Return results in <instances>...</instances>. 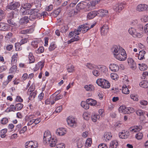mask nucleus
I'll return each mask as SVG.
<instances>
[{
    "instance_id": "nucleus-38",
    "label": "nucleus",
    "mask_w": 148,
    "mask_h": 148,
    "mask_svg": "<svg viewBox=\"0 0 148 148\" xmlns=\"http://www.w3.org/2000/svg\"><path fill=\"white\" fill-rule=\"evenodd\" d=\"M111 137V133H110L106 132L104 135V138L106 141L110 139Z\"/></svg>"
},
{
    "instance_id": "nucleus-15",
    "label": "nucleus",
    "mask_w": 148,
    "mask_h": 148,
    "mask_svg": "<svg viewBox=\"0 0 148 148\" xmlns=\"http://www.w3.org/2000/svg\"><path fill=\"white\" fill-rule=\"evenodd\" d=\"M109 27L106 25H104L101 29V34L102 35H105L108 32Z\"/></svg>"
},
{
    "instance_id": "nucleus-63",
    "label": "nucleus",
    "mask_w": 148,
    "mask_h": 148,
    "mask_svg": "<svg viewBox=\"0 0 148 148\" xmlns=\"http://www.w3.org/2000/svg\"><path fill=\"white\" fill-rule=\"evenodd\" d=\"M65 145L63 143H60L58 144L56 146V148H64Z\"/></svg>"
},
{
    "instance_id": "nucleus-27",
    "label": "nucleus",
    "mask_w": 148,
    "mask_h": 148,
    "mask_svg": "<svg viewBox=\"0 0 148 148\" xmlns=\"http://www.w3.org/2000/svg\"><path fill=\"white\" fill-rule=\"evenodd\" d=\"M32 6L30 3L26 2L23 3L21 5V7L24 9H30Z\"/></svg>"
},
{
    "instance_id": "nucleus-21",
    "label": "nucleus",
    "mask_w": 148,
    "mask_h": 148,
    "mask_svg": "<svg viewBox=\"0 0 148 148\" xmlns=\"http://www.w3.org/2000/svg\"><path fill=\"white\" fill-rule=\"evenodd\" d=\"M66 133V131L64 128L58 129L56 131V134L59 136H62Z\"/></svg>"
},
{
    "instance_id": "nucleus-10",
    "label": "nucleus",
    "mask_w": 148,
    "mask_h": 148,
    "mask_svg": "<svg viewBox=\"0 0 148 148\" xmlns=\"http://www.w3.org/2000/svg\"><path fill=\"white\" fill-rule=\"evenodd\" d=\"M25 146L26 148H36L37 147V144L30 141L25 143Z\"/></svg>"
},
{
    "instance_id": "nucleus-18",
    "label": "nucleus",
    "mask_w": 148,
    "mask_h": 148,
    "mask_svg": "<svg viewBox=\"0 0 148 148\" xmlns=\"http://www.w3.org/2000/svg\"><path fill=\"white\" fill-rule=\"evenodd\" d=\"M110 69L112 71L114 72L117 71L119 69V66L115 64H110L109 66Z\"/></svg>"
},
{
    "instance_id": "nucleus-47",
    "label": "nucleus",
    "mask_w": 148,
    "mask_h": 148,
    "mask_svg": "<svg viewBox=\"0 0 148 148\" xmlns=\"http://www.w3.org/2000/svg\"><path fill=\"white\" fill-rule=\"evenodd\" d=\"M21 45L19 42H17L15 44V47L16 50V51H19L22 49V47H21Z\"/></svg>"
},
{
    "instance_id": "nucleus-37",
    "label": "nucleus",
    "mask_w": 148,
    "mask_h": 148,
    "mask_svg": "<svg viewBox=\"0 0 148 148\" xmlns=\"http://www.w3.org/2000/svg\"><path fill=\"white\" fill-rule=\"evenodd\" d=\"M23 105L21 103L17 104L15 106V110L16 111L20 110L23 108Z\"/></svg>"
},
{
    "instance_id": "nucleus-29",
    "label": "nucleus",
    "mask_w": 148,
    "mask_h": 148,
    "mask_svg": "<svg viewBox=\"0 0 148 148\" xmlns=\"http://www.w3.org/2000/svg\"><path fill=\"white\" fill-rule=\"evenodd\" d=\"M86 101L91 106H94L97 103L96 101L92 99H87L86 100Z\"/></svg>"
},
{
    "instance_id": "nucleus-26",
    "label": "nucleus",
    "mask_w": 148,
    "mask_h": 148,
    "mask_svg": "<svg viewBox=\"0 0 148 148\" xmlns=\"http://www.w3.org/2000/svg\"><path fill=\"white\" fill-rule=\"evenodd\" d=\"M139 85L142 87L144 88H148V81L144 80L140 83Z\"/></svg>"
},
{
    "instance_id": "nucleus-17",
    "label": "nucleus",
    "mask_w": 148,
    "mask_h": 148,
    "mask_svg": "<svg viewBox=\"0 0 148 148\" xmlns=\"http://www.w3.org/2000/svg\"><path fill=\"white\" fill-rule=\"evenodd\" d=\"M29 18L27 16H25L24 17L21 18L19 21V23L22 25L26 24L29 22Z\"/></svg>"
},
{
    "instance_id": "nucleus-8",
    "label": "nucleus",
    "mask_w": 148,
    "mask_h": 148,
    "mask_svg": "<svg viewBox=\"0 0 148 148\" xmlns=\"http://www.w3.org/2000/svg\"><path fill=\"white\" fill-rule=\"evenodd\" d=\"M130 134L129 132L125 131V130L122 131V132L119 134V136L120 138L126 139L128 138Z\"/></svg>"
},
{
    "instance_id": "nucleus-3",
    "label": "nucleus",
    "mask_w": 148,
    "mask_h": 148,
    "mask_svg": "<svg viewBox=\"0 0 148 148\" xmlns=\"http://www.w3.org/2000/svg\"><path fill=\"white\" fill-rule=\"evenodd\" d=\"M77 119L72 117H69L67 119L68 124L71 127H75L77 125Z\"/></svg>"
},
{
    "instance_id": "nucleus-16",
    "label": "nucleus",
    "mask_w": 148,
    "mask_h": 148,
    "mask_svg": "<svg viewBox=\"0 0 148 148\" xmlns=\"http://www.w3.org/2000/svg\"><path fill=\"white\" fill-rule=\"evenodd\" d=\"M98 14L97 11H91L88 14L87 18L90 19L93 18L97 15H98Z\"/></svg>"
},
{
    "instance_id": "nucleus-52",
    "label": "nucleus",
    "mask_w": 148,
    "mask_h": 148,
    "mask_svg": "<svg viewBox=\"0 0 148 148\" xmlns=\"http://www.w3.org/2000/svg\"><path fill=\"white\" fill-rule=\"evenodd\" d=\"M56 47V46L55 44L53 43L51 44L50 45L49 48V50L51 51L54 50Z\"/></svg>"
},
{
    "instance_id": "nucleus-1",
    "label": "nucleus",
    "mask_w": 148,
    "mask_h": 148,
    "mask_svg": "<svg viewBox=\"0 0 148 148\" xmlns=\"http://www.w3.org/2000/svg\"><path fill=\"white\" fill-rule=\"evenodd\" d=\"M29 13V19L33 21L35 19L39 18V16L40 15L39 13V10L36 9H32L30 10Z\"/></svg>"
},
{
    "instance_id": "nucleus-49",
    "label": "nucleus",
    "mask_w": 148,
    "mask_h": 148,
    "mask_svg": "<svg viewBox=\"0 0 148 148\" xmlns=\"http://www.w3.org/2000/svg\"><path fill=\"white\" fill-rule=\"evenodd\" d=\"M15 106L14 105H11L10 106L7 108L6 111L8 112H10L12 111H14V110H15Z\"/></svg>"
},
{
    "instance_id": "nucleus-36",
    "label": "nucleus",
    "mask_w": 148,
    "mask_h": 148,
    "mask_svg": "<svg viewBox=\"0 0 148 148\" xmlns=\"http://www.w3.org/2000/svg\"><path fill=\"white\" fill-rule=\"evenodd\" d=\"M99 116L98 115L94 113L91 116V118L92 121L95 122L97 119H99Z\"/></svg>"
},
{
    "instance_id": "nucleus-5",
    "label": "nucleus",
    "mask_w": 148,
    "mask_h": 148,
    "mask_svg": "<svg viewBox=\"0 0 148 148\" xmlns=\"http://www.w3.org/2000/svg\"><path fill=\"white\" fill-rule=\"evenodd\" d=\"M122 47L120 46L116 45L113 46L111 49V51L114 56H116L119 53H120L121 50L122 49Z\"/></svg>"
},
{
    "instance_id": "nucleus-48",
    "label": "nucleus",
    "mask_w": 148,
    "mask_h": 148,
    "mask_svg": "<svg viewBox=\"0 0 148 148\" xmlns=\"http://www.w3.org/2000/svg\"><path fill=\"white\" fill-rule=\"evenodd\" d=\"M136 31V30L134 28L132 27L130 28L128 30L129 33L133 36Z\"/></svg>"
},
{
    "instance_id": "nucleus-20",
    "label": "nucleus",
    "mask_w": 148,
    "mask_h": 148,
    "mask_svg": "<svg viewBox=\"0 0 148 148\" xmlns=\"http://www.w3.org/2000/svg\"><path fill=\"white\" fill-rule=\"evenodd\" d=\"M48 143L49 144V145L51 147H55L57 143V140L56 138H53L49 139Z\"/></svg>"
},
{
    "instance_id": "nucleus-11",
    "label": "nucleus",
    "mask_w": 148,
    "mask_h": 148,
    "mask_svg": "<svg viewBox=\"0 0 148 148\" xmlns=\"http://www.w3.org/2000/svg\"><path fill=\"white\" fill-rule=\"evenodd\" d=\"M127 62L131 68L133 70H134L136 69V63L132 58H128Z\"/></svg>"
},
{
    "instance_id": "nucleus-40",
    "label": "nucleus",
    "mask_w": 148,
    "mask_h": 148,
    "mask_svg": "<svg viewBox=\"0 0 148 148\" xmlns=\"http://www.w3.org/2000/svg\"><path fill=\"white\" fill-rule=\"evenodd\" d=\"M89 104L88 103L82 101L81 103L82 106L85 109H88L89 108Z\"/></svg>"
},
{
    "instance_id": "nucleus-14",
    "label": "nucleus",
    "mask_w": 148,
    "mask_h": 148,
    "mask_svg": "<svg viewBox=\"0 0 148 148\" xmlns=\"http://www.w3.org/2000/svg\"><path fill=\"white\" fill-rule=\"evenodd\" d=\"M69 37L70 38L72 37L71 40H69L68 42V44L71 43V42L74 41H77L79 40V37L76 35H69Z\"/></svg>"
},
{
    "instance_id": "nucleus-62",
    "label": "nucleus",
    "mask_w": 148,
    "mask_h": 148,
    "mask_svg": "<svg viewBox=\"0 0 148 148\" xmlns=\"http://www.w3.org/2000/svg\"><path fill=\"white\" fill-rule=\"evenodd\" d=\"M16 66L15 65H13L10 69V71L11 73H13L16 71Z\"/></svg>"
},
{
    "instance_id": "nucleus-35",
    "label": "nucleus",
    "mask_w": 148,
    "mask_h": 148,
    "mask_svg": "<svg viewBox=\"0 0 148 148\" xmlns=\"http://www.w3.org/2000/svg\"><path fill=\"white\" fill-rule=\"evenodd\" d=\"M33 31V29H29L22 30L21 31L20 33L21 34H25L31 33Z\"/></svg>"
},
{
    "instance_id": "nucleus-39",
    "label": "nucleus",
    "mask_w": 148,
    "mask_h": 148,
    "mask_svg": "<svg viewBox=\"0 0 148 148\" xmlns=\"http://www.w3.org/2000/svg\"><path fill=\"white\" fill-rule=\"evenodd\" d=\"M7 129H4L1 130L0 131V136L2 138H4L6 136L5 134L7 132Z\"/></svg>"
},
{
    "instance_id": "nucleus-12",
    "label": "nucleus",
    "mask_w": 148,
    "mask_h": 148,
    "mask_svg": "<svg viewBox=\"0 0 148 148\" xmlns=\"http://www.w3.org/2000/svg\"><path fill=\"white\" fill-rule=\"evenodd\" d=\"M33 89H32V90L30 88V87L28 90L27 93L29 95V100H32V99H34L36 94L35 92H33Z\"/></svg>"
},
{
    "instance_id": "nucleus-30",
    "label": "nucleus",
    "mask_w": 148,
    "mask_h": 148,
    "mask_svg": "<svg viewBox=\"0 0 148 148\" xmlns=\"http://www.w3.org/2000/svg\"><path fill=\"white\" fill-rule=\"evenodd\" d=\"M145 52L143 50L140 51L138 56V59L140 60H142L145 58L144 56Z\"/></svg>"
},
{
    "instance_id": "nucleus-58",
    "label": "nucleus",
    "mask_w": 148,
    "mask_h": 148,
    "mask_svg": "<svg viewBox=\"0 0 148 148\" xmlns=\"http://www.w3.org/2000/svg\"><path fill=\"white\" fill-rule=\"evenodd\" d=\"M134 34V37L136 36L138 38H140L143 36V33L142 32L138 33L136 31Z\"/></svg>"
},
{
    "instance_id": "nucleus-33",
    "label": "nucleus",
    "mask_w": 148,
    "mask_h": 148,
    "mask_svg": "<svg viewBox=\"0 0 148 148\" xmlns=\"http://www.w3.org/2000/svg\"><path fill=\"white\" fill-rule=\"evenodd\" d=\"M122 91L123 93L125 94H128L130 92L129 90L125 85L122 86Z\"/></svg>"
},
{
    "instance_id": "nucleus-4",
    "label": "nucleus",
    "mask_w": 148,
    "mask_h": 148,
    "mask_svg": "<svg viewBox=\"0 0 148 148\" xmlns=\"http://www.w3.org/2000/svg\"><path fill=\"white\" fill-rule=\"evenodd\" d=\"M51 136L50 132L45 131L44 134L43 142L45 143H48V142L51 139Z\"/></svg>"
},
{
    "instance_id": "nucleus-42",
    "label": "nucleus",
    "mask_w": 148,
    "mask_h": 148,
    "mask_svg": "<svg viewBox=\"0 0 148 148\" xmlns=\"http://www.w3.org/2000/svg\"><path fill=\"white\" fill-rule=\"evenodd\" d=\"M138 65L140 66L139 69L141 71H145L146 70L147 68V66L145 64H142L140 65V64H139Z\"/></svg>"
},
{
    "instance_id": "nucleus-31",
    "label": "nucleus",
    "mask_w": 148,
    "mask_h": 148,
    "mask_svg": "<svg viewBox=\"0 0 148 148\" xmlns=\"http://www.w3.org/2000/svg\"><path fill=\"white\" fill-rule=\"evenodd\" d=\"M28 58L29 60V63H32L34 62L35 59L32 53H29Z\"/></svg>"
},
{
    "instance_id": "nucleus-25",
    "label": "nucleus",
    "mask_w": 148,
    "mask_h": 148,
    "mask_svg": "<svg viewBox=\"0 0 148 148\" xmlns=\"http://www.w3.org/2000/svg\"><path fill=\"white\" fill-rule=\"evenodd\" d=\"M96 68L99 70L102 73H104L107 69L106 67L103 65H98L97 66Z\"/></svg>"
},
{
    "instance_id": "nucleus-59",
    "label": "nucleus",
    "mask_w": 148,
    "mask_h": 148,
    "mask_svg": "<svg viewBox=\"0 0 148 148\" xmlns=\"http://www.w3.org/2000/svg\"><path fill=\"white\" fill-rule=\"evenodd\" d=\"M92 73L93 75L96 77L98 76L100 74L99 71L96 69L93 70Z\"/></svg>"
},
{
    "instance_id": "nucleus-23",
    "label": "nucleus",
    "mask_w": 148,
    "mask_h": 148,
    "mask_svg": "<svg viewBox=\"0 0 148 148\" xmlns=\"http://www.w3.org/2000/svg\"><path fill=\"white\" fill-rule=\"evenodd\" d=\"M142 129V127H138L137 126H135L134 127H131L129 130L131 132H137L139 131Z\"/></svg>"
},
{
    "instance_id": "nucleus-32",
    "label": "nucleus",
    "mask_w": 148,
    "mask_h": 148,
    "mask_svg": "<svg viewBox=\"0 0 148 148\" xmlns=\"http://www.w3.org/2000/svg\"><path fill=\"white\" fill-rule=\"evenodd\" d=\"M84 88L88 91H91L94 90V87L91 85H86L84 86Z\"/></svg>"
},
{
    "instance_id": "nucleus-54",
    "label": "nucleus",
    "mask_w": 148,
    "mask_h": 148,
    "mask_svg": "<svg viewBox=\"0 0 148 148\" xmlns=\"http://www.w3.org/2000/svg\"><path fill=\"white\" fill-rule=\"evenodd\" d=\"M126 111L128 112V113H132L135 111L134 109L133 108L128 107L126 109Z\"/></svg>"
},
{
    "instance_id": "nucleus-56",
    "label": "nucleus",
    "mask_w": 148,
    "mask_h": 148,
    "mask_svg": "<svg viewBox=\"0 0 148 148\" xmlns=\"http://www.w3.org/2000/svg\"><path fill=\"white\" fill-rule=\"evenodd\" d=\"M127 109L125 106H120L119 108V111L120 112H123L125 111H126V109Z\"/></svg>"
},
{
    "instance_id": "nucleus-24",
    "label": "nucleus",
    "mask_w": 148,
    "mask_h": 148,
    "mask_svg": "<svg viewBox=\"0 0 148 148\" xmlns=\"http://www.w3.org/2000/svg\"><path fill=\"white\" fill-rule=\"evenodd\" d=\"M114 57L116 58L117 59L119 60L123 61L126 60L125 56H123L122 55V54H121L120 53H119L117 54Z\"/></svg>"
},
{
    "instance_id": "nucleus-61",
    "label": "nucleus",
    "mask_w": 148,
    "mask_h": 148,
    "mask_svg": "<svg viewBox=\"0 0 148 148\" xmlns=\"http://www.w3.org/2000/svg\"><path fill=\"white\" fill-rule=\"evenodd\" d=\"M83 145V142L82 140H79L77 143V147L78 148H81Z\"/></svg>"
},
{
    "instance_id": "nucleus-7",
    "label": "nucleus",
    "mask_w": 148,
    "mask_h": 148,
    "mask_svg": "<svg viewBox=\"0 0 148 148\" xmlns=\"http://www.w3.org/2000/svg\"><path fill=\"white\" fill-rule=\"evenodd\" d=\"M10 27L8 24L3 23H0V30L7 31L10 29Z\"/></svg>"
},
{
    "instance_id": "nucleus-41",
    "label": "nucleus",
    "mask_w": 148,
    "mask_h": 148,
    "mask_svg": "<svg viewBox=\"0 0 148 148\" xmlns=\"http://www.w3.org/2000/svg\"><path fill=\"white\" fill-rule=\"evenodd\" d=\"M96 65L91 64L90 63H87L86 65V66L90 69H96Z\"/></svg>"
},
{
    "instance_id": "nucleus-28",
    "label": "nucleus",
    "mask_w": 148,
    "mask_h": 148,
    "mask_svg": "<svg viewBox=\"0 0 148 148\" xmlns=\"http://www.w3.org/2000/svg\"><path fill=\"white\" fill-rule=\"evenodd\" d=\"M118 145V142L117 141H112L110 144V148H116Z\"/></svg>"
},
{
    "instance_id": "nucleus-64",
    "label": "nucleus",
    "mask_w": 148,
    "mask_h": 148,
    "mask_svg": "<svg viewBox=\"0 0 148 148\" xmlns=\"http://www.w3.org/2000/svg\"><path fill=\"white\" fill-rule=\"evenodd\" d=\"M136 113V114L139 116L143 115L145 114L144 111L140 110H137Z\"/></svg>"
},
{
    "instance_id": "nucleus-13",
    "label": "nucleus",
    "mask_w": 148,
    "mask_h": 148,
    "mask_svg": "<svg viewBox=\"0 0 148 148\" xmlns=\"http://www.w3.org/2000/svg\"><path fill=\"white\" fill-rule=\"evenodd\" d=\"M137 10L139 11L148 10V5L146 4H139L137 6Z\"/></svg>"
},
{
    "instance_id": "nucleus-9",
    "label": "nucleus",
    "mask_w": 148,
    "mask_h": 148,
    "mask_svg": "<svg viewBox=\"0 0 148 148\" xmlns=\"http://www.w3.org/2000/svg\"><path fill=\"white\" fill-rule=\"evenodd\" d=\"M124 4L122 3H119L114 6L113 9L116 12H120L124 8Z\"/></svg>"
},
{
    "instance_id": "nucleus-45",
    "label": "nucleus",
    "mask_w": 148,
    "mask_h": 148,
    "mask_svg": "<svg viewBox=\"0 0 148 148\" xmlns=\"http://www.w3.org/2000/svg\"><path fill=\"white\" fill-rule=\"evenodd\" d=\"M83 25H84V26L82 28V33H84L89 29V27L87 26V24Z\"/></svg>"
},
{
    "instance_id": "nucleus-57",
    "label": "nucleus",
    "mask_w": 148,
    "mask_h": 148,
    "mask_svg": "<svg viewBox=\"0 0 148 148\" xmlns=\"http://www.w3.org/2000/svg\"><path fill=\"white\" fill-rule=\"evenodd\" d=\"M39 14L40 15L39 16V18H40L42 16H43V18H44L45 16H46L48 14L47 12L46 11H44L42 12L41 13H39Z\"/></svg>"
},
{
    "instance_id": "nucleus-53",
    "label": "nucleus",
    "mask_w": 148,
    "mask_h": 148,
    "mask_svg": "<svg viewBox=\"0 0 148 148\" xmlns=\"http://www.w3.org/2000/svg\"><path fill=\"white\" fill-rule=\"evenodd\" d=\"M79 32L78 30L77 29H75L74 31L73 32H71L69 34V35H78L79 34Z\"/></svg>"
},
{
    "instance_id": "nucleus-22",
    "label": "nucleus",
    "mask_w": 148,
    "mask_h": 148,
    "mask_svg": "<svg viewBox=\"0 0 148 148\" xmlns=\"http://www.w3.org/2000/svg\"><path fill=\"white\" fill-rule=\"evenodd\" d=\"M98 14H99V15L101 16H104L108 14V11L107 10H104L103 9L97 11Z\"/></svg>"
},
{
    "instance_id": "nucleus-60",
    "label": "nucleus",
    "mask_w": 148,
    "mask_h": 148,
    "mask_svg": "<svg viewBox=\"0 0 148 148\" xmlns=\"http://www.w3.org/2000/svg\"><path fill=\"white\" fill-rule=\"evenodd\" d=\"M8 119L7 118H3L1 121V123L3 125L6 124L8 122Z\"/></svg>"
},
{
    "instance_id": "nucleus-6",
    "label": "nucleus",
    "mask_w": 148,
    "mask_h": 148,
    "mask_svg": "<svg viewBox=\"0 0 148 148\" xmlns=\"http://www.w3.org/2000/svg\"><path fill=\"white\" fill-rule=\"evenodd\" d=\"M20 6V3L18 2H12L8 6V8L10 10H15Z\"/></svg>"
},
{
    "instance_id": "nucleus-44",
    "label": "nucleus",
    "mask_w": 148,
    "mask_h": 148,
    "mask_svg": "<svg viewBox=\"0 0 148 148\" xmlns=\"http://www.w3.org/2000/svg\"><path fill=\"white\" fill-rule=\"evenodd\" d=\"M18 54L17 53H15L12 56V59L11 62L12 64L15 63L17 61Z\"/></svg>"
},
{
    "instance_id": "nucleus-55",
    "label": "nucleus",
    "mask_w": 148,
    "mask_h": 148,
    "mask_svg": "<svg viewBox=\"0 0 148 148\" xmlns=\"http://www.w3.org/2000/svg\"><path fill=\"white\" fill-rule=\"evenodd\" d=\"M14 12H12L8 14L7 16L8 19H13L14 18Z\"/></svg>"
},
{
    "instance_id": "nucleus-2",
    "label": "nucleus",
    "mask_w": 148,
    "mask_h": 148,
    "mask_svg": "<svg viewBox=\"0 0 148 148\" xmlns=\"http://www.w3.org/2000/svg\"><path fill=\"white\" fill-rule=\"evenodd\" d=\"M96 83L103 88H108L110 86V84L109 82L104 79H98L97 80Z\"/></svg>"
},
{
    "instance_id": "nucleus-51",
    "label": "nucleus",
    "mask_w": 148,
    "mask_h": 148,
    "mask_svg": "<svg viewBox=\"0 0 148 148\" xmlns=\"http://www.w3.org/2000/svg\"><path fill=\"white\" fill-rule=\"evenodd\" d=\"M143 136V134L142 133L139 132L136 135V138L138 140H140L142 139Z\"/></svg>"
},
{
    "instance_id": "nucleus-43",
    "label": "nucleus",
    "mask_w": 148,
    "mask_h": 148,
    "mask_svg": "<svg viewBox=\"0 0 148 148\" xmlns=\"http://www.w3.org/2000/svg\"><path fill=\"white\" fill-rule=\"evenodd\" d=\"M92 143V139L91 138H88L85 143V146L86 147H90Z\"/></svg>"
},
{
    "instance_id": "nucleus-46",
    "label": "nucleus",
    "mask_w": 148,
    "mask_h": 148,
    "mask_svg": "<svg viewBox=\"0 0 148 148\" xmlns=\"http://www.w3.org/2000/svg\"><path fill=\"white\" fill-rule=\"evenodd\" d=\"M68 27L66 25L63 26L61 29L60 32L62 33L65 32L68 30Z\"/></svg>"
},
{
    "instance_id": "nucleus-34",
    "label": "nucleus",
    "mask_w": 148,
    "mask_h": 148,
    "mask_svg": "<svg viewBox=\"0 0 148 148\" xmlns=\"http://www.w3.org/2000/svg\"><path fill=\"white\" fill-rule=\"evenodd\" d=\"M24 10H21L20 14L21 15H29L30 11V10L27 9Z\"/></svg>"
},
{
    "instance_id": "nucleus-19",
    "label": "nucleus",
    "mask_w": 148,
    "mask_h": 148,
    "mask_svg": "<svg viewBox=\"0 0 148 148\" xmlns=\"http://www.w3.org/2000/svg\"><path fill=\"white\" fill-rule=\"evenodd\" d=\"M44 66V63L41 62H38L36 65L35 67L34 68V71H36L40 67V69L42 70Z\"/></svg>"
},
{
    "instance_id": "nucleus-50",
    "label": "nucleus",
    "mask_w": 148,
    "mask_h": 148,
    "mask_svg": "<svg viewBox=\"0 0 148 148\" xmlns=\"http://www.w3.org/2000/svg\"><path fill=\"white\" fill-rule=\"evenodd\" d=\"M74 67L73 65H70L68 67L67 69V70L69 72H72L74 70Z\"/></svg>"
}]
</instances>
